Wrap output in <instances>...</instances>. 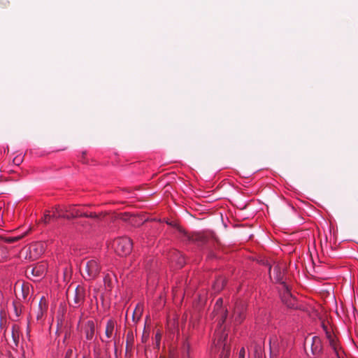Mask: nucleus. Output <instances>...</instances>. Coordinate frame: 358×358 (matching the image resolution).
<instances>
[{
  "mask_svg": "<svg viewBox=\"0 0 358 358\" xmlns=\"http://www.w3.org/2000/svg\"><path fill=\"white\" fill-rule=\"evenodd\" d=\"M113 246L119 256H127L131 252L133 243L128 237H121L114 241Z\"/></svg>",
  "mask_w": 358,
  "mask_h": 358,
  "instance_id": "f257e3e1",
  "label": "nucleus"
},
{
  "mask_svg": "<svg viewBox=\"0 0 358 358\" xmlns=\"http://www.w3.org/2000/svg\"><path fill=\"white\" fill-rule=\"evenodd\" d=\"M212 315L213 317H217L216 320L218 321L220 329H222V326L224 323L228 315V310L223 306V300L222 298H219L216 301ZM218 331H220L222 329Z\"/></svg>",
  "mask_w": 358,
  "mask_h": 358,
  "instance_id": "f03ea898",
  "label": "nucleus"
},
{
  "mask_svg": "<svg viewBox=\"0 0 358 358\" xmlns=\"http://www.w3.org/2000/svg\"><path fill=\"white\" fill-rule=\"evenodd\" d=\"M322 328L325 332L326 337L329 341V344L330 347L334 350L337 357L344 358L345 353L342 348L340 347V344L336 336L332 334L331 331L329 329V327L324 323H322Z\"/></svg>",
  "mask_w": 358,
  "mask_h": 358,
  "instance_id": "7ed1b4c3",
  "label": "nucleus"
},
{
  "mask_svg": "<svg viewBox=\"0 0 358 358\" xmlns=\"http://www.w3.org/2000/svg\"><path fill=\"white\" fill-rule=\"evenodd\" d=\"M101 271V266L96 259H91L85 263L83 276L87 280L95 278Z\"/></svg>",
  "mask_w": 358,
  "mask_h": 358,
  "instance_id": "20e7f679",
  "label": "nucleus"
},
{
  "mask_svg": "<svg viewBox=\"0 0 358 358\" xmlns=\"http://www.w3.org/2000/svg\"><path fill=\"white\" fill-rule=\"evenodd\" d=\"M27 231L21 236L6 237L0 236V262L6 259L8 257V250L4 246L3 243H12L16 242L27 234Z\"/></svg>",
  "mask_w": 358,
  "mask_h": 358,
  "instance_id": "39448f33",
  "label": "nucleus"
},
{
  "mask_svg": "<svg viewBox=\"0 0 358 358\" xmlns=\"http://www.w3.org/2000/svg\"><path fill=\"white\" fill-rule=\"evenodd\" d=\"M246 306L244 302H236L234 310L233 317L237 324H240L245 318Z\"/></svg>",
  "mask_w": 358,
  "mask_h": 358,
  "instance_id": "423d86ee",
  "label": "nucleus"
},
{
  "mask_svg": "<svg viewBox=\"0 0 358 358\" xmlns=\"http://www.w3.org/2000/svg\"><path fill=\"white\" fill-rule=\"evenodd\" d=\"M46 271V265L43 263H40L34 266H29L26 270L27 275H31L34 277L41 278L45 275Z\"/></svg>",
  "mask_w": 358,
  "mask_h": 358,
  "instance_id": "0eeeda50",
  "label": "nucleus"
},
{
  "mask_svg": "<svg viewBox=\"0 0 358 358\" xmlns=\"http://www.w3.org/2000/svg\"><path fill=\"white\" fill-rule=\"evenodd\" d=\"M209 236L217 241L215 234L213 232H210L209 234L206 232L195 233L192 234V236H190L189 238L193 242L205 243L207 242Z\"/></svg>",
  "mask_w": 358,
  "mask_h": 358,
  "instance_id": "6e6552de",
  "label": "nucleus"
},
{
  "mask_svg": "<svg viewBox=\"0 0 358 358\" xmlns=\"http://www.w3.org/2000/svg\"><path fill=\"white\" fill-rule=\"evenodd\" d=\"M85 297V291L84 287L78 286L76 289L73 297V303L75 307L80 306L84 301Z\"/></svg>",
  "mask_w": 358,
  "mask_h": 358,
  "instance_id": "1a4fd4ad",
  "label": "nucleus"
},
{
  "mask_svg": "<svg viewBox=\"0 0 358 358\" xmlns=\"http://www.w3.org/2000/svg\"><path fill=\"white\" fill-rule=\"evenodd\" d=\"M48 309V303L46 299L44 296L41 297L37 310L36 311V317L38 322L42 320L45 313H46Z\"/></svg>",
  "mask_w": 358,
  "mask_h": 358,
  "instance_id": "9d476101",
  "label": "nucleus"
},
{
  "mask_svg": "<svg viewBox=\"0 0 358 358\" xmlns=\"http://www.w3.org/2000/svg\"><path fill=\"white\" fill-rule=\"evenodd\" d=\"M283 286L285 289V292L282 296V301L288 308H294L295 307L296 300L290 294L287 286L286 285Z\"/></svg>",
  "mask_w": 358,
  "mask_h": 358,
  "instance_id": "9b49d317",
  "label": "nucleus"
},
{
  "mask_svg": "<svg viewBox=\"0 0 358 358\" xmlns=\"http://www.w3.org/2000/svg\"><path fill=\"white\" fill-rule=\"evenodd\" d=\"M84 333L87 340H92L95 334V324L93 321L89 320L85 323L84 327Z\"/></svg>",
  "mask_w": 358,
  "mask_h": 358,
  "instance_id": "f8f14e48",
  "label": "nucleus"
},
{
  "mask_svg": "<svg viewBox=\"0 0 358 358\" xmlns=\"http://www.w3.org/2000/svg\"><path fill=\"white\" fill-rule=\"evenodd\" d=\"M310 348L312 353L315 355H320L322 350V341L318 336H313L311 339Z\"/></svg>",
  "mask_w": 358,
  "mask_h": 358,
  "instance_id": "ddd939ff",
  "label": "nucleus"
},
{
  "mask_svg": "<svg viewBox=\"0 0 358 358\" xmlns=\"http://www.w3.org/2000/svg\"><path fill=\"white\" fill-rule=\"evenodd\" d=\"M63 213L69 215L71 218H74L80 216L81 210L76 207V206H62Z\"/></svg>",
  "mask_w": 358,
  "mask_h": 358,
  "instance_id": "4468645a",
  "label": "nucleus"
},
{
  "mask_svg": "<svg viewBox=\"0 0 358 358\" xmlns=\"http://www.w3.org/2000/svg\"><path fill=\"white\" fill-rule=\"evenodd\" d=\"M20 327L17 324H13L11 329V336L13 340V343L10 344V346L13 348H15L18 346L19 341H20Z\"/></svg>",
  "mask_w": 358,
  "mask_h": 358,
  "instance_id": "2eb2a0df",
  "label": "nucleus"
},
{
  "mask_svg": "<svg viewBox=\"0 0 358 358\" xmlns=\"http://www.w3.org/2000/svg\"><path fill=\"white\" fill-rule=\"evenodd\" d=\"M134 345V334L133 331H129L126 338V355L131 353Z\"/></svg>",
  "mask_w": 358,
  "mask_h": 358,
  "instance_id": "dca6fc26",
  "label": "nucleus"
},
{
  "mask_svg": "<svg viewBox=\"0 0 358 358\" xmlns=\"http://www.w3.org/2000/svg\"><path fill=\"white\" fill-rule=\"evenodd\" d=\"M114 331H115V321L113 320H108L106 325V329H105L106 337L107 338H111L112 337L115 336Z\"/></svg>",
  "mask_w": 358,
  "mask_h": 358,
  "instance_id": "f3484780",
  "label": "nucleus"
},
{
  "mask_svg": "<svg viewBox=\"0 0 358 358\" xmlns=\"http://www.w3.org/2000/svg\"><path fill=\"white\" fill-rule=\"evenodd\" d=\"M20 288V293H16V295L19 299L22 297V299L25 300L29 294V286L28 284L22 283L18 285Z\"/></svg>",
  "mask_w": 358,
  "mask_h": 358,
  "instance_id": "a211bd4d",
  "label": "nucleus"
},
{
  "mask_svg": "<svg viewBox=\"0 0 358 358\" xmlns=\"http://www.w3.org/2000/svg\"><path fill=\"white\" fill-rule=\"evenodd\" d=\"M52 214H55L56 215V217H55V220H56L59 217H64V218H66L68 220L70 219V216L69 215H64L63 213L62 206L57 205V206L52 207Z\"/></svg>",
  "mask_w": 358,
  "mask_h": 358,
  "instance_id": "6ab92c4d",
  "label": "nucleus"
},
{
  "mask_svg": "<svg viewBox=\"0 0 358 358\" xmlns=\"http://www.w3.org/2000/svg\"><path fill=\"white\" fill-rule=\"evenodd\" d=\"M142 314H143V307L141 305L138 304L136 306V308L134 309V310L133 311V314H132L133 321L136 322H138L141 319Z\"/></svg>",
  "mask_w": 358,
  "mask_h": 358,
  "instance_id": "aec40b11",
  "label": "nucleus"
},
{
  "mask_svg": "<svg viewBox=\"0 0 358 358\" xmlns=\"http://www.w3.org/2000/svg\"><path fill=\"white\" fill-rule=\"evenodd\" d=\"M190 343L186 341L182 345L183 358H189Z\"/></svg>",
  "mask_w": 358,
  "mask_h": 358,
  "instance_id": "412c9836",
  "label": "nucleus"
},
{
  "mask_svg": "<svg viewBox=\"0 0 358 358\" xmlns=\"http://www.w3.org/2000/svg\"><path fill=\"white\" fill-rule=\"evenodd\" d=\"M224 284H225V280L224 278H220L217 279L213 286L215 291V292L220 291L222 289H223Z\"/></svg>",
  "mask_w": 358,
  "mask_h": 358,
  "instance_id": "4be33fe9",
  "label": "nucleus"
},
{
  "mask_svg": "<svg viewBox=\"0 0 358 358\" xmlns=\"http://www.w3.org/2000/svg\"><path fill=\"white\" fill-rule=\"evenodd\" d=\"M50 211L49 210L45 211L41 222H44L45 224H48L50 222L51 220H55V217H56V215L55 214L50 215Z\"/></svg>",
  "mask_w": 358,
  "mask_h": 358,
  "instance_id": "5701e85b",
  "label": "nucleus"
},
{
  "mask_svg": "<svg viewBox=\"0 0 358 358\" xmlns=\"http://www.w3.org/2000/svg\"><path fill=\"white\" fill-rule=\"evenodd\" d=\"M161 338L162 334L160 331H157L155 335L154 341L155 342L156 347L158 348H159Z\"/></svg>",
  "mask_w": 358,
  "mask_h": 358,
  "instance_id": "b1692460",
  "label": "nucleus"
},
{
  "mask_svg": "<svg viewBox=\"0 0 358 358\" xmlns=\"http://www.w3.org/2000/svg\"><path fill=\"white\" fill-rule=\"evenodd\" d=\"M273 273L274 274H276V277H275V279L278 282H280L281 278H280V271L279 270V268L278 266H275L273 268Z\"/></svg>",
  "mask_w": 358,
  "mask_h": 358,
  "instance_id": "393cba45",
  "label": "nucleus"
},
{
  "mask_svg": "<svg viewBox=\"0 0 358 358\" xmlns=\"http://www.w3.org/2000/svg\"><path fill=\"white\" fill-rule=\"evenodd\" d=\"M149 338V333L144 329L142 336H141V342L142 343H146Z\"/></svg>",
  "mask_w": 358,
  "mask_h": 358,
  "instance_id": "a878e982",
  "label": "nucleus"
},
{
  "mask_svg": "<svg viewBox=\"0 0 358 358\" xmlns=\"http://www.w3.org/2000/svg\"><path fill=\"white\" fill-rule=\"evenodd\" d=\"M80 217L96 218L98 216H97V215L96 213H91L90 214H87V213L81 212Z\"/></svg>",
  "mask_w": 358,
  "mask_h": 358,
  "instance_id": "bb28decb",
  "label": "nucleus"
},
{
  "mask_svg": "<svg viewBox=\"0 0 358 358\" xmlns=\"http://www.w3.org/2000/svg\"><path fill=\"white\" fill-rule=\"evenodd\" d=\"M13 305H14V309H15V315H16V316L18 317L21 314V309L18 308V303H14Z\"/></svg>",
  "mask_w": 358,
  "mask_h": 358,
  "instance_id": "cd10ccee",
  "label": "nucleus"
},
{
  "mask_svg": "<svg viewBox=\"0 0 358 358\" xmlns=\"http://www.w3.org/2000/svg\"><path fill=\"white\" fill-rule=\"evenodd\" d=\"M177 263L180 267H182L185 264V259L182 257L180 256L177 260Z\"/></svg>",
  "mask_w": 358,
  "mask_h": 358,
  "instance_id": "c85d7f7f",
  "label": "nucleus"
},
{
  "mask_svg": "<svg viewBox=\"0 0 358 358\" xmlns=\"http://www.w3.org/2000/svg\"><path fill=\"white\" fill-rule=\"evenodd\" d=\"M245 350L244 348H242L239 351L238 358H245Z\"/></svg>",
  "mask_w": 358,
  "mask_h": 358,
  "instance_id": "c756f323",
  "label": "nucleus"
},
{
  "mask_svg": "<svg viewBox=\"0 0 358 358\" xmlns=\"http://www.w3.org/2000/svg\"><path fill=\"white\" fill-rule=\"evenodd\" d=\"M104 282H105V285H108V287L110 286V276H109L108 274L105 276Z\"/></svg>",
  "mask_w": 358,
  "mask_h": 358,
  "instance_id": "7c9ffc66",
  "label": "nucleus"
},
{
  "mask_svg": "<svg viewBox=\"0 0 358 358\" xmlns=\"http://www.w3.org/2000/svg\"><path fill=\"white\" fill-rule=\"evenodd\" d=\"M73 354V350L71 349H69L65 355V358H70Z\"/></svg>",
  "mask_w": 358,
  "mask_h": 358,
  "instance_id": "2f4dec72",
  "label": "nucleus"
},
{
  "mask_svg": "<svg viewBox=\"0 0 358 358\" xmlns=\"http://www.w3.org/2000/svg\"><path fill=\"white\" fill-rule=\"evenodd\" d=\"M224 350H226V355L224 356V358H227L229 354V350L228 349H226V344L224 343Z\"/></svg>",
  "mask_w": 358,
  "mask_h": 358,
  "instance_id": "473e14b6",
  "label": "nucleus"
},
{
  "mask_svg": "<svg viewBox=\"0 0 358 358\" xmlns=\"http://www.w3.org/2000/svg\"><path fill=\"white\" fill-rule=\"evenodd\" d=\"M30 331H31V329H30V326H29V322H28L27 328V336H30Z\"/></svg>",
  "mask_w": 358,
  "mask_h": 358,
  "instance_id": "72a5a7b5",
  "label": "nucleus"
},
{
  "mask_svg": "<svg viewBox=\"0 0 358 358\" xmlns=\"http://www.w3.org/2000/svg\"><path fill=\"white\" fill-rule=\"evenodd\" d=\"M259 350H260V347L255 346V355H257L259 353Z\"/></svg>",
  "mask_w": 358,
  "mask_h": 358,
  "instance_id": "f704fd0d",
  "label": "nucleus"
},
{
  "mask_svg": "<svg viewBox=\"0 0 358 358\" xmlns=\"http://www.w3.org/2000/svg\"><path fill=\"white\" fill-rule=\"evenodd\" d=\"M271 269H272L271 267H270L269 268V273H270L271 275Z\"/></svg>",
  "mask_w": 358,
  "mask_h": 358,
  "instance_id": "c9c22d12",
  "label": "nucleus"
},
{
  "mask_svg": "<svg viewBox=\"0 0 358 358\" xmlns=\"http://www.w3.org/2000/svg\"><path fill=\"white\" fill-rule=\"evenodd\" d=\"M176 255H179L180 254H179V252H176Z\"/></svg>",
  "mask_w": 358,
  "mask_h": 358,
  "instance_id": "e433bc0d",
  "label": "nucleus"
},
{
  "mask_svg": "<svg viewBox=\"0 0 358 358\" xmlns=\"http://www.w3.org/2000/svg\"><path fill=\"white\" fill-rule=\"evenodd\" d=\"M226 337H227V335L224 336V337L223 338V340L224 341L226 339Z\"/></svg>",
  "mask_w": 358,
  "mask_h": 358,
  "instance_id": "4c0bfd02",
  "label": "nucleus"
},
{
  "mask_svg": "<svg viewBox=\"0 0 358 358\" xmlns=\"http://www.w3.org/2000/svg\"><path fill=\"white\" fill-rule=\"evenodd\" d=\"M160 358H164V357H160Z\"/></svg>",
  "mask_w": 358,
  "mask_h": 358,
  "instance_id": "58836bf2",
  "label": "nucleus"
}]
</instances>
